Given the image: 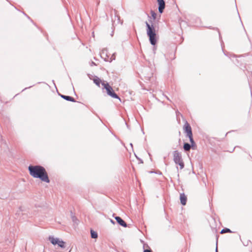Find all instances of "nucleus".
<instances>
[{"mask_svg":"<svg viewBox=\"0 0 252 252\" xmlns=\"http://www.w3.org/2000/svg\"><path fill=\"white\" fill-rule=\"evenodd\" d=\"M158 4L159 5L158 11L161 13L163 12V9L165 8V2L163 0H157Z\"/></svg>","mask_w":252,"mask_h":252,"instance_id":"7","label":"nucleus"},{"mask_svg":"<svg viewBox=\"0 0 252 252\" xmlns=\"http://www.w3.org/2000/svg\"><path fill=\"white\" fill-rule=\"evenodd\" d=\"M93 80L94 82L98 87L100 86V83L102 84V83H103L101 79L97 77H95Z\"/></svg>","mask_w":252,"mask_h":252,"instance_id":"11","label":"nucleus"},{"mask_svg":"<svg viewBox=\"0 0 252 252\" xmlns=\"http://www.w3.org/2000/svg\"><path fill=\"white\" fill-rule=\"evenodd\" d=\"M180 199L181 201V203L183 205H185L186 204L187 198L186 195L184 193H181L180 194Z\"/></svg>","mask_w":252,"mask_h":252,"instance_id":"10","label":"nucleus"},{"mask_svg":"<svg viewBox=\"0 0 252 252\" xmlns=\"http://www.w3.org/2000/svg\"><path fill=\"white\" fill-rule=\"evenodd\" d=\"M151 15L153 17L154 19H155L156 18L157 14L155 12L152 11Z\"/></svg>","mask_w":252,"mask_h":252,"instance_id":"16","label":"nucleus"},{"mask_svg":"<svg viewBox=\"0 0 252 252\" xmlns=\"http://www.w3.org/2000/svg\"><path fill=\"white\" fill-rule=\"evenodd\" d=\"M143 252H152L151 250H145Z\"/></svg>","mask_w":252,"mask_h":252,"instance_id":"17","label":"nucleus"},{"mask_svg":"<svg viewBox=\"0 0 252 252\" xmlns=\"http://www.w3.org/2000/svg\"><path fill=\"white\" fill-rule=\"evenodd\" d=\"M61 96H62V97H63V98H64V99H65L66 100L70 101H72V102H75V100L74 99V98H73L71 96H67V95H62Z\"/></svg>","mask_w":252,"mask_h":252,"instance_id":"13","label":"nucleus"},{"mask_svg":"<svg viewBox=\"0 0 252 252\" xmlns=\"http://www.w3.org/2000/svg\"><path fill=\"white\" fill-rule=\"evenodd\" d=\"M102 85L103 86L104 88L106 90L107 94L108 95H110L112 97L118 98L120 100V97L114 92L112 87L110 86L107 82L103 81V83H102Z\"/></svg>","mask_w":252,"mask_h":252,"instance_id":"4","label":"nucleus"},{"mask_svg":"<svg viewBox=\"0 0 252 252\" xmlns=\"http://www.w3.org/2000/svg\"><path fill=\"white\" fill-rule=\"evenodd\" d=\"M30 174L35 178H39L42 181L49 183L50 180L45 169L40 165H30L28 167Z\"/></svg>","mask_w":252,"mask_h":252,"instance_id":"1","label":"nucleus"},{"mask_svg":"<svg viewBox=\"0 0 252 252\" xmlns=\"http://www.w3.org/2000/svg\"><path fill=\"white\" fill-rule=\"evenodd\" d=\"M173 160L175 163L180 166L181 169H183L184 167V163L182 158L181 154L177 151H175L173 152Z\"/></svg>","mask_w":252,"mask_h":252,"instance_id":"5","label":"nucleus"},{"mask_svg":"<svg viewBox=\"0 0 252 252\" xmlns=\"http://www.w3.org/2000/svg\"><path fill=\"white\" fill-rule=\"evenodd\" d=\"M49 240L50 242L54 245H58L60 247L64 248L65 247V242L59 238H54L53 237H49Z\"/></svg>","mask_w":252,"mask_h":252,"instance_id":"6","label":"nucleus"},{"mask_svg":"<svg viewBox=\"0 0 252 252\" xmlns=\"http://www.w3.org/2000/svg\"><path fill=\"white\" fill-rule=\"evenodd\" d=\"M147 27V34L149 38L151 44L153 45H156L157 41V32L155 28L153 25H150L147 22H146Z\"/></svg>","mask_w":252,"mask_h":252,"instance_id":"2","label":"nucleus"},{"mask_svg":"<svg viewBox=\"0 0 252 252\" xmlns=\"http://www.w3.org/2000/svg\"><path fill=\"white\" fill-rule=\"evenodd\" d=\"M115 219L117 220V222L121 225V226L126 227L127 225L126 222L122 220L120 217H116Z\"/></svg>","mask_w":252,"mask_h":252,"instance_id":"9","label":"nucleus"},{"mask_svg":"<svg viewBox=\"0 0 252 252\" xmlns=\"http://www.w3.org/2000/svg\"><path fill=\"white\" fill-rule=\"evenodd\" d=\"M91 237L92 238H96L97 237V234L96 232L91 230Z\"/></svg>","mask_w":252,"mask_h":252,"instance_id":"14","label":"nucleus"},{"mask_svg":"<svg viewBox=\"0 0 252 252\" xmlns=\"http://www.w3.org/2000/svg\"><path fill=\"white\" fill-rule=\"evenodd\" d=\"M184 149L186 151H189L190 150V148H192V144L190 143V145L189 143H186L184 144Z\"/></svg>","mask_w":252,"mask_h":252,"instance_id":"12","label":"nucleus"},{"mask_svg":"<svg viewBox=\"0 0 252 252\" xmlns=\"http://www.w3.org/2000/svg\"><path fill=\"white\" fill-rule=\"evenodd\" d=\"M227 232L231 233V231L229 229L225 228H224V229L221 230V231L220 232V233L221 234H223V233H227Z\"/></svg>","mask_w":252,"mask_h":252,"instance_id":"15","label":"nucleus"},{"mask_svg":"<svg viewBox=\"0 0 252 252\" xmlns=\"http://www.w3.org/2000/svg\"><path fill=\"white\" fill-rule=\"evenodd\" d=\"M108 50L106 49H104L102 50L100 55L101 57L103 58L105 60H108L109 56L108 55Z\"/></svg>","mask_w":252,"mask_h":252,"instance_id":"8","label":"nucleus"},{"mask_svg":"<svg viewBox=\"0 0 252 252\" xmlns=\"http://www.w3.org/2000/svg\"><path fill=\"white\" fill-rule=\"evenodd\" d=\"M183 128L185 132L187 133V136L189 138L190 142L192 144V149L195 150L197 146L193 139L191 128L189 124L187 122H186Z\"/></svg>","mask_w":252,"mask_h":252,"instance_id":"3","label":"nucleus"},{"mask_svg":"<svg viewBox=\"0 0 252 252\" xmlns=\"http://www.w3.org/2000/svg\"><path fill=\"white\" fill-rule=\"evenodd\" d=\"M111 222H112L113 223H114V222L113 221V220H111Z\"/></svg>","mask_w":252,"mask_h":252,"instance_id":"18","label":"nucleus"}]
</instances>
